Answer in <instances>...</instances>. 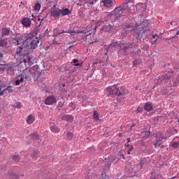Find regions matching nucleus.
Here are the masks:
<instances>
[{
  "instance_id": "4c0bfd02",
  "label": "nucleus",
  "mask_w": 179,
  "mask_h": 179,
  "mask_svg": "<svg viewBox=\"0 0 179 179\" xmlns=\"http://www.w3.org/2000/svg\"><path fill=\"white\" fill-rule=\"evenodd\" d=\"M143 134L145 135V136L146 138H148V137L150 136V132H149V131H144V132L143 133Z\"/></svg>"
},
{
  "instance_id": "aec40b11",
  "label": "nucleus",
  "mask_w": 179,
  "mask_h": 179,
  "mask_svg": "<svg viewBox=\"0 0 179 179\" xmlns=\"http://www.w3.org/2000/svg\"><path fill=\"white\" fill-rule=\"evenodd\" d=\"M152 110V105L150 103H146L145 105V110H146L147 112H150Z\"/></svg>"
},
{
  "instance_id": "864d4df0",
  "label": "nucleus",
  "mask_w": 179,
  "mask_h": 179,
  "mask_svg": "<svg viewBox=\"0 0 179 179\" xmlns=\"http://www.w3.org/2000/svg\"><path fill=\"white\" fill-rule=\"evenodd\" d=\"M63 33H66V31L62 30V31H61V34H63Z\"/></svg>"
},
{
  "instance_id": "a19ab883",
  "label": "nucleus",
  "mask_w": 179,
  "mask_h": 179,
  "mask_svg": "<svg viewBox=\"0 0 179 179\" xmlns=\"http://www.w3.org/2000/svg\"><path fill=\"white\" fill-rule=\"evenodd\" d=\"M153 179H164V178H162V176L158 175V176H156V177Z\"/></svg>"
},
{
  "instance_id": "bf43d9fd",
  "label": "nucleus",
  "mask_w": 179,
  "mask_h": 179,
  "mask_svg": "<svg viewBox=\"0 0 179 179\" xmlns=\"http://www.w3.org/2000/svg\"><path fill=\"white\" fill-rule=\"evenodd\" d=\"M131 154V151H127V155H130Z\"/></svg>"
},
{
  "instance_id": "39448f33",
  "label": "nucleus",
  "mask_w": 179,
  "mask_h": 179,
  "mask_svg": "<svg viewBox=\"0 0 179 179\" xmlns=\"http://www.w3.org/2000/svg\"><path fill=\"white\" fill-rule=\"evenodd\" d=\"M34 37L31 38V40L29 41L28 43V50L29 48H30L31 50H36V48H37L38 45V43H40V41H38V38L36 37H34V35H33Z\"/></svg>"
},
{
  "instance_id": "37998d69",
  "label": "nucleus",
  "mask_w": 179,
  "mask_h": 179,
  "mask_svg": "<svg viewBox=\"0 0 179 179\" xmlns=\"http://www.w3.org/2000/svg\"><path fill=\"white\" fill-rule=\"evenodd\" d=\"M172 133L173 134H177V133H178V131L177 129H173V130L172 131Z\"/></svg>"
},
{
  "instance_id": "423d86ee",
  "label": "nucleus",
  "mask_w": 179,
  "mask_h": 179,
  "mask_svg": "<svg viewBox=\"0 0 179 179\" xmlns=\"http://www.w3.org/2000/svg\"><path fill=\"white\" fill-rule=\"evenodd\" d=\"M50 15L52 17H54L55 19H59V16H61V9L54 6L51 8Z\"/></svg>"
},
{
  "instance_id": "052dcab7",
  "label": "nucleus",
  "mask_w": 179,
  "mask_h": 179,
  "mask_svg": "<svg viewBox=\"0 0 179 179\" xmlns=\"http://www.w3.org/2000/svg\"><path fill=\"white\" fill-rule=\"evenodd\" d=\"M126 147H129V144H126L124 145Z\"/></svg>"
},
{
  "instance_id": "8fccbe9b",
  "label": "nucleus",
  "mask_w": 179,
  "mask_h": 179,
  "mask_svg": "<svg viewBox=\"0 0 179 179\" xmlns=\"http://www.w3.org/2000/svg\"><path fill=\"white\" fill-rule=\"evenodd\" d=\"M5 92V91H1V92H0V96H2V95H3V92Z\"/></svg>"
},
{
  "instance_id": "9b49d317",
  "label": "nucleus",
  "mask_w": 179,
  "mask_h": 179,
  "mask_svg": "<svg viewBox=\"0 0 179 179\" xmlns=\"http://www.w3.org/2000/svg\"><path fill=\"white\" fill-rule=\"evenodd\" d=\"M102 2L106 8H111L113 6V0H102Z\"/></svg>"
},
{
  "instance_id": "6e6d98bb",
  "label": "nucleus",
  "mask_w": 179,
  "mask_h": 179,
  "mask_svg": "<svg viewBox=\"0 0 179 179\" xmlns=\"http://www.w3.org/2000/svg\"><path fill=\"white\" fill-rule=\"evenodd\" d=\"M90 34H92V32H89L86 36H90Z\"/></svg>"
},
{
  "instance_id": "338daca9",
  "label": "nucleus",
  "mask_w": 179,
  "mask_h": 179,
  "mask_svg": "<svg viewBox=\"0 0 179 179\" xmlns=\"http://www.w3.org/2000/svg\"><path fill=\"white\" fill-rule=\"evenodd\" d=\"M171 24H173V22H171Z\"/></svg>"
},
{
  "instance_id": "603ef678",
  "label": "nucleus",
  "mask_w": 179,
  "mask_h": 179,
  "mask_svg": "<svg viewBox=\"0 0 179 179\" xmlns=\"http://www.w3.org/2000/svg\"><path fill=\"white\" fill-rule=\"evenodd\" d=\"M132 149H133V148H132V146H131L129 148V150L128 151H132Z\"/></svg>"
},
{
  "instance_id": "c9c22d12",
  "label": "nucleus",
  "mask_w": 179,
  "mask_h": 179,
  "mask_svg": "<svg viewBox=\"0 0 179 179\" xmlns=\"http://www.w3.org/2000/svg\"><path fill=\"white\" fill-rule=\"evenodd\" d=\"M153 38H155L154 43H156L157 41V38H159V36L157 34L152 36Z\"/></svg>"
},
{
  "instance_id": "58836bf2",
  "label": "nucleus",
  "mask_w": 179,
  "mask_h": 179,
  "mask_svg": "<svg viewBox=\"0 0 179 179\" xmlns=\"http://www.w3.org/2000/svg\"><path fill=\"white\" fill-rule=\"evenodd\" d=\"M130 47L131 46H129V45L123 46L122 50L123 51H127V50H128V48H130Z\"/></svg>"
},
{
  "instance_id": "49530a36",
  "label": "nucleus",
  "mask_w": 179,
  "mask_h": 179,
  "mask_svg": "<svg viewBox=\"0 0 179 179\" xmlns=\"http://www.w3.org/2000/svg\"><path fill=\"white\" fill-rule=\"evenodd\" d=\"M136 112H137V113H141L142 110H141V109H140V108H137V110H136Z\"/></svg>"
},
{
  "instance_id": "680f3d73",
  "label": "nucleus",
  "mask_w": 179,
  "mask_h": 179,
  "mask_svg": "<svg viewBox=\"0 0 179 179\" xmlns=\"http://www.w3.org/2000/svg\"><path fill=\"white\" fill-rule=\"evenodd\" d=\"M0 87H5V86H3V85H1Z\"/></svg>"
},
{
  "instance_id": "a211bd4d",
  "label": "nucleus",
  "mask_w": 179,
  "mask_h": 179,
  "mask_svg": "<svg viewBox=\"0 0 179 179\" xmlns=\"http://www.w3.org/2000/svg\"><path fill=\"white\" fill-rule=\"evenodd\" d=\"M113 94H115V96H120L121 95L120 91H110L109 96H114Z\"/></svg>"
},
{
  "instance_id": "774afa93",
  "label": "nucleus",
  "mask_w": 179,
  "mask_h": 179,
  "mask_svg": "<svg viewBox=\"0 0 179 179\" xmlns=\"http://www.w3.org/2000/svg\"><path fill=\"white\" fill-rule=\"evenodd\" d=\"M178 123H179V118H178Z\"/></svg>"
},
{
  "instance_id": "f3484780",
  "label": "nucleus",
  "mask_w": 179,
  "mask_h": 179,
  "mask_svg": "<svg viewBox=\"0 0 179 179\" xmlns=\"http://www.w3.org/2000/svg\"><path fill=\"white\" fill-rule=\"evenodd\" d=\"M10 33V29L8 28H3L1 29L2 36H8Z\"/></svg>"
},
{
  "instance_id": "09e8293b",
  "label": "nucleus",
  "mask_w": 179,
  "mask_h": 179,
  "mask_svg": "<svg viewBox=\"0 0 179 179\" xmlns=\"http://www.w3.org/2000/svg\"><path fill=\"white\" fill-rule=\"evenodd\" d=\"M2 58H3V55L0 53V61H1V59H2Z\"/></svg>"
},
{
  "instance_id": "b1692460",
  "label": "nucleus",
  "mask_w": 179,
  "mask_h": 179,
  "mask_svg": "<svg viewBox=\"0 0 179 179\" xmlns=\"http://www.w3.org/2000/svg\"><path fill=\"white\" fill-rule=\"evenodd\" d=\"M50 131L55 134L59 132V129H58L55 126L50 127Z\"/></svg>"
},
{
  "instance_id": "4be33fe9",
  "label": "nucleus",
  "mask_w": 179,
  "mask_h": 179,
  "mask_svg": "<svg viewBox=\"0 0 179 179\" xmlns=\"http://www.w3.org/2000/svg\"><path fill=\"white\" fill-rule=\"evenodd\" d=\"M31 157L32 159H37L39 157V151H34L33 153L31 155Z\"/></svg>"
},
{
  "instance_id": "2eb2a0df",
  "label": "nucleus",
  "mask_w": 179,
  "mask_h": 179,
  "mask_svg": "<svg viewBox=\"0 0 179 179\" xmlns=\"http://www.w3.org/2000/svg\"><path fill=\"white\" fill-rule=\"evenodd\" d=\"M115 160V158L110 157L108 159H105V162L106 163V164H108V166L110 167V166H111V164L114 162Z\"/></svg>"
},
{
  "instance_id": "7ed1b4c3",
  "label": "nucleus",
  "mask_w": 179,
  "mask_h": 179,
  "mask_svg": "<svg viewBox=\"0 0 179 179\" xmlns=\"http://www.w3.org/2000/svg\"><path fill=\"white\" fill-rule=\"evenodd\" d=\"M155 138H156V142L153 143V145H155V148H164V145L162 144V140L164 139V134L163 133H161L159 131L156 132V134H154Z\"/></svg>"
},
{
  "instance_id": "f8f14e48",
  "label": "nucleus",
  "mask_w": 179,
  "mask_h": 179,
  "mask_svg": "<svg viewBox=\"0 0 179 179\" xmlns=\"http://www.w3.org/2000/svg\"><path fill=\"white\" fill-rule=\"evenodd\" d=\"M26 122L28 124H32L33 122H34V116L28 115V116H27Z\"/></svg>"
},
{
  "instance_id": "3c124183",
  "label": "nucleus",
  "mask_w": 179,
  "mask_h": 179,
  "mask_svg": "<svg viewBox=\"0 0 179 179\" xmlns=\"http://www.w3.org/2000/svg\"><path fill=\"white\" fill-rule=\"evenodd\" d=\"M120 156H121V157H122V159H125V157L124 156V154H121Z\"/></svg>"
},
{
  "instance_id": "ddd939ff",
  "label": "nucleus",
  "mask_w": 179,
  "mask_h": 179,
  "mask_svg": "<svg viewBox=\"0 0 179 179\" xmlns=\"http://www.w3.org/2000/svg\"><path fill=\"white\" fill-rule=\"evenodd\" d=\"M71 13V11L69 10L68 8H63L61 10L62 16H69Z\"/></svg>"
},
{
  "instance_id": "0eeeda50",
  "label": "nucleus",
  "mask_w": 179,
  "mask_h": 179,
  "mask_svg": "<svg viewBox=\"0 0 179 179\" xmlns=\"http://www.w3.org/2000/svg\"><path fill=\"white\" fill-rule=\"evenodd\" d=\"M55 103H57V100L55 99V97L53 96L47 97V99H45V100L44 101V104L47 106H52Z\"/></svg>"
},
{
  "instance_id": "c85d7f7f",
  "label": "nucleus",
  "mask_w": 179,
  "mask_h": 179,
  "mask_svg": "<svg viewBox=\"0 0 179 179\" xmlns=\"http://www.w3.org/2000/svg\"><path fill=\"white\" fill-rule=\"evenodd\" d=\"M12 160L15 162H18L20 161V157L18 155H13V157H12Z\"/></svg>"
},
{
  "instance_id": "20e7f679",
  "label": "nucleus",
  "mask_w": 179,
  "mask_h": 179,
  "mask_svg": "<svg viewBox=\"0 0 179 179\" xmlns=\"http://www.w3.org/2000/svg\"><path fill=\"white\" fill-rule=\"evenodd\" d=\"M148 24H149V20H144L142 23L136 25V30L137 31L136 33H138V37H141V36H143V33L146 31L145 27L148 26Z\"/></svg>"
},
{
  "instance_id": "f704fd0d",
  "label": "nucleus",
  "mask_w": 179,
  "mask_h": 179,
  "mask_svg": "<svg viewBox=\"0 0 179 179\" xmlns=\"http://www.w3.org/2000/svg\"><path fill=\"white\" fill-rule=\"evenodd\" d=\"M106 16H108V17H113L114 19V11L106 13Z\"/></svg>"
},
{
  "instance_id": "6ab92c4d",
  "label": "nucleus",
  "mask_w": 179,
  "mask_h": 179,
  "mask_svg": "<svg viewBox=\"0 0 179 179\" xmlns=\"http://www.w3.org/2000/svg\"><path fill=\"white\" fill-rule=\"evenodd\" d=\"M31 138L33 140L38 141L39 140V136L38 133H33L32 134L29 135Z\"/></svg>"
},
{
  "instance_id": "4468645a",
  "label": "nucleus",
  "mask_w": 179,
  "mask_h": 179,
  "mask_svg": "<svg viewBox=\"0 0 179 179\" xmlns=\"http://www.w3.org/2000/svg\"><path fill=\"white\" fill-rule=\"evenodd\" d=\"M174 75V71H166L164 72V79H170V78H173V76Z\"/></svg>"
},
{
  "instance_id": "cd10ccee",
  "label": "nucleus",
  "mask_w": 179,
  "mask_h": 179,
  "mask_svg": "<svg viewBox=\"0 0 179 179\" xmlns=\"http://www.w3.org/2000/svg\"><path fill=\"white\" fill-rule=\"evenodd\" d=\"M53 33L55 36H59V34H61V31H59V28H55L53 30Z\"/></svg>"
},
{
  "instance_id": "473e14b6",
  "label": "nucleus",
  "mask_w": 179,
  "mask_h": 179,
  "mask_svg": "<svg viewBox=\"0 0 179 179\" xmlns=\"http://www.w3.org/2000/svg\"><path fill=\"white\" fill-rule=\"evenodd\" d=\"M21 102H18L17 103V105H12V107H13L14 108H18V109H21Z\"/></svg>"
},
{
  "instance_id": "de8ad7c7",
  "label": "nucleus",
  "mask_w": 179,
  "mask_h": 179,
  "mask_svg": "<svg viewBox=\"0 0 179 179\" xmlns=\"http://www.w3.org/2000/svg\"><path fill=\"white\" fill-rule=\"evenodd\" d=\"M108 178H109V176L105 175V176H103L102 179H108Z\"/></svg>"
},
{
  "instance_id": "1a4fd4ad",
  "label": "nucleus",
  "mask_w": 179,
  "mask_h": 179,
  "mask_svg": "<svg viewBox=\"0 0 179 179\" xmlns=\"http://www.w3.org/2000/svg\"><path fill=\"white\" fill-rule=\"evenodd\" d=\"M111 29H113V26L110 24L105 25L101 29V33H108L111 31Z\"/></svg>"
},
{
  "instance_id": "dca6fc26",
  "label": "nucleus",
  "mask_w": 179,
  "mask_h": 179,
  "mask_svg": "<svg viewBox=\"0 0 179 179\" xmlns=\"http://www.w3.org/2000/svg\"><path fill=\"white\" fill-rule=\"evenodd\" d=\"M92 119L95 122H99L100 120L99 119V114L96 111H94L92 113Z\"/></svg>"
},
{
  "instance_id": "69168bd1",
  "label": "nucleus",
  "mask_w": 179,
  "mask_h": 179,
  "mask_svg": "<svg viewBox=\"0 0 179 179\" xmlns=\"http://www.w3.org/2000/svg\"><path fill=\"white\" fill-rule=\"evenodd\" d=\"M89 179H93V178H89Z\"/></svg>"
},
{
  "instance_id": "e433bc0d",
  "label": "nucleus",
  "mask_w": 179,
  "mask_h": 179,
  "mask_svg": "<svg viewBox=\"0 0 179 179\" xmlns=\"http://www.w3.org/2000/svg\"><path fill=\"white\" fill-rule=\"evenodd\" d=\"M66 33H68L69 34H72V33H76V31H74L72 29H69L68 31H66Z\"/></svg>"
},
{
  "instance_id": "13d9d810",
  "label": "nucleus",
  "mask_w": 179,
  "mask_h": 179,
  "mask_svg": "<svg viewBox=\"0 0 179 179\" xmlns=\"http://www.w3.org/2000/svg\"><path fill=\"white\" fill-rule=\"evenodd\" d=\"M141 52V49H138V50H137V52Z\"/></svg>"
},
{
  "instance_id": "9d476101",
  "label": "nucleus",
  "mask_w": 179,
  "mask_h": 179,
  "mask_svg": "<svg viewBox=\"0 0 179 179\" xmlns=\"http://www.w3.org/2000/svg\"><path fill=\"white\" fill-rule=\"evenodd\" d=\"M73 119H74V117L71 115H64L62 116V120L63 121L71 122H73Z\"/></svg>"
},
{
  "instance_id": "c756f323",
  "label": "nucleus",
  "mask_w": 179,
  "mask_h": 179,
  "mask_svg": "<svg viewBox=\"0 0 179 179\" xmlns=\"http://www.w3.org/2000/svg\"><path fill=\"white\" fill-rule=\"evenodd\" d=\"M73 62L74 63V66H80V65H82V64H79V60L74 59L73 60Z\"/></svg>"
},
{
  "instance_id": "a18cd8bd",
  "label": "nucleus",
  "mask_w": 179,
  "mask_h": 179,
  "mask_svg": "<svg viewBox=\"0 0 179 179\" xmlns=\"http://www.w3.org/2000/svg\"><path fill=\"white\" fill-rule=\"evenodd\" d=\"M87 3H90V5H94V2L90 1V0L89 1H87Z\"/></svg>"
},
{
  "instance_id": "79ce46f5",
  "label": "nucleus",
  "mask_w": 179,
  "mask_h": 179,
  "mask_svg": "<svg viewBox=\"0 0 179 179\" xmlns=\"http://www.w3.org/2000/svg\"><path fill=\"white\" fill-rule=\"evenodd\" d=\"M15 85H16V86H19V85H20V80H17L16 81H15Z\"/></svg>"
},
{
  "instance_id": "f03ea898",
  "label": "nucleus",
  "mask_w": 179,
  "mask_h": 179,
  "mask_svg": "<svg viewBox=\"0 0 179 179\" xmlns=\"http://www.w3.org/2000/svg\"><path fill=\"white\" fill-rule=\"evenodd\" d=\"M128 9V2L123 3L120 7H116L113 10L114 19H118L125 16V12Z\"/></svg>"
},
{
  "instance_id": "4d7b16f0",
  "label": "nucleus",
  "mask_w": 179,
  "mask_h": 179,
  "mask_svg": "<svg viewBox=\"0 0 179 179\" xmlns=\"http://www.w3.org/2000/svg\"><path fill=\"white\" fill-rule=\"evenodd\" d=\"M134 127H135V124H132V125L131 126V128Z\"/></svg>"
},
{
  "instance_id": "2f4dec72",
  "label": "nucleus",
  "mask_w": 179,
  "mask_h": 179,
  "mask_svg": "<svg viewBox=\"0 0 179 179\" xmlns=\"http://www.w3.org/2000/svg\"><path fill=\"white\" fill-rule=\"evenodd\" d=\"M0 47H6V40L0 41Z\"/></svg>"
},
{
  "instance_id": "0e129e2a",
  "label": "nucleus",
  "mask_w": 179,
  "mask_h": 179,
  "mask_svg": "<svg viewBox=\"0 0 179 179\" xmlns=\"http://www.w3.org/2000/svg\"><path fill=\"white\" fill-rule=\"evenodd\" d=\"M94 31H96V29H94Z\"/></svg>"
},
{
  "instance_id": "412c9836",
  "label": "nucleus",
  "mask_w": 179,
  "mask_h": 179,
  "mask_svg": "<svg viewBox=\"0 0 179 179\" xmlns=\"http://www.w3.org/2000/svg\"><path fill=\"white\" fill-rule=\"evenodd\" d=\"M73 136H74V134L71 131L66 132V139L71 141Z\"/></svg>"
},
{
  "instance_id": "a878e982",
  "label": "nucleus",
  "mask_w": 179,
  "mask_h": 179,
  "mask_svg": "<svg viewBox=\"0 0 179 179\" xmlns=\"http://www.w3.org/2000/svg\"><path fill=\"white\" fill-rule=\"evenodd\" d=\"M143 6H145V5H143V3H138V4H136V9L137 10H143V8H143Z\"/></svg>"
},
{
  "instance_id": "5701e85b",
  "label": "nucleus",
  "mask_w": 179,
  "mask_h": 179,
  "mask_svg": "<svg viewBox=\"0 0 179 179\" xmlns=\"http://www.w3.org/2000/svg\"><path fill=\"white\" fill-rule=\"evenodd\" d=\"M110 48H117V47H122L121 45H120V43H118V42H115V43H110Z\"/></svg>"
},
{
  "instance_id": "393cba45",
  "label": "nucleus",
  "mask_w": 179,
  "mask_h": 179,
  "mask_svg": "<svg viewBox=\"0 0 179 179\" xmlns=\"http://www.w3.org/2000/svg\"><path fill=\"white\" fill-rule=\"evenodd\" d=\"M34 10H36V12H38V10H40V9H41V4L40 3H37L34 8Z\"/></svg>"
},
{
  "instance_id": "5fc2aeb1",
  "label": "nucleus",
  "mask_w": 179,
  "mask_h": 179,
  "mask_svg": "<svg viewBox=\"0 0 179 179\" xmlns=\"http://www.w3.org/2000/svg\"><path fill=\"white\" fill-rule=\"evenodd\" d=\"M126 140H127V143H130L131 141L130 138H126Z\"/></svg>"
},
{
  "instance_id": "6e6552de",
  "label": "nucleus",
  "mask_w": 179,
  "mask_h": 179,
  "mask_svg": "<svg viewBox=\"0 0 179 179\" xmlns=\"http://www.w3.org/2000/svg\"><path fill=\"white\" fill-rule=\"evenodd\" d=\"M31 20H33V19L24 17L21 20V23L24 27H30V26H31Z\"/></svg>"
},
{
  "instance_id": "72a5a7b5",
  "label": "nucleus",
  "mask_w": 179,
  "mask_h": 179,
  "mask_svg": "<svg viewBox=\"0 0 179 179\" xmlns=\"http://www.w3.org/2000/svg\"><path fill=\"white\" fill-rule=\"evenodd\" d=\"M115 89H116V90H120V87H117V85H114L113 87H108L107 88V90H114Z\"/></svg>"
},
{
  "instance_id": "bb28decb",
  "label": "nucleus",
  "mask_w": 179,
  "mask_h": 179,
  "mask_svg": "<svg viewBox=\"0 0 179 179\" xmlns=\"http://www.w3.org/2000/svg\"><path fill=\"white\" fill-rule=\"evenodd\" d=\"M171 147L173 148V149H178L179 148V142L171 143Z\"/></svg>"
},
{
  "instance_id": "7c9ffc66",
  "label": "nucleus",
  "mask_w": 179,
  "mask_h": 179,
  "mask_svg": "<svg viewBox=\"0 0 179 179\" xmlns=\"http://www.w3.org/2000/svg\"><path fill=\"white\" fill-rule=\"evenodd\" d=\"M41 75V73L40 72H37L36 73H35L34 80H38V79H40Z\"/></svg>"
},
{
  "instance_id": "ea45409f",
  "label": "nucleus",
  "mask_w": 179,
  "mask_h": 179,
  "mask_svg": "<svg viewBox=\"0 0 179 179\" xmlns=\"http://www.w3.org/2000/svg\"><path fill=\"white\" fill-rule=\"evenodd\" d=\"M10 178H11L12 179H17V176H16L15 174H11Z\"/></svg>"
},
{
  "instance_id": "e2e57ef3",
  "label": "nucleus",
  "mask_w": 179,
  "mask_h": 179,
  "mask_svg": "<svg viewBox=\"0 0 179 179\" xmlns=\"http://www.w3.org/2000/svg\"><path fill=\"white\" fill-rule=\"evenodd\" d=\"M4 90H8V87H7V88H5Z\"/></svg>"
},
{
  "instance_id": "c03bdc74",
  "label": "nucleus",
  "mask_w": 179,
  "mask_h": 179,
  "mask_svg": "<svg viewBox=\"0 0 179 179\" xmlns=\"http://www.w3.org/2000/svg\"><path fill=\"white\" fill-rule=\"evenodd\" d=\"M24 78V76L21 77L20 79H19V80H20V82H21V83H22Z\"/></svg>"
},
{
  "instance_id": "f257e3e1",
  "label": "nucleus",
  "mask_w": 179,
  "mask_h": 179,
  "mask_svg": "<svg viewBox=\"0 0 179 179\" xmlns=\"http://www.w3.org/2000/svg\"><path fill=\"white\" fill-rule=\"evenodd\" d=\"M33 34L21 35L17 40V45L19 46L16 50L17 55H23V59L21 60L20 64H24L27 66V64H30L31 57L29 55L30 51L29 50V41L33 38Z\"/></svg>"
}]
</instances>
